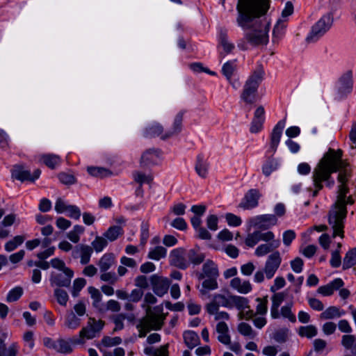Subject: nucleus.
Instances as JSON below:
<instances>
[{"label": "nucleus", "mask_w": 356, "mask_h": 356, "mask_svg": "<svg viewBox=\"0 0 356 356\" xmlns=\"http://www.w3.org/2000/svg\"><path fill=\"white\" fill-rule=\"evenodd\" d=\"M144 353L147 356H168V344L158 348L147 346L144 348Z\"/></svg>", "instance_id": "nucleus-29"}, {"label": "nucleus", "mask_w": 356, "mask_h": 356, "mask_svg": "<svg viewBox=\"0 0 356 356\" xmlns=\"http://www.w3.org/2000/svg\"><path fill=\"white\" fill-rule=\"evenodd\" d=\"M150 282L152 290L159 297H162L167 293L170 285V282L168 279L157 275H152Z\"/></svg>", "instance_id": "nucleus-11"}, {"label": "nucleus", "mask_w": 356, "mask_h": 356, "mask_svg": "<svg viewBox=\"0 0 356 356\" xmlns=\"http://www.w3.org/2000/svg\"><path fill=\"white\" fill-rule=\"evenodd\" d=\"M355 339H356L353 335H343L342 337L341 344L345 348L348 350H351L355 342Z\"/></svg>", "instance_id": "nucleus-61"}, {"label": "nucleus", "mask_w": 356, "mask_h": 356, "mask_svg": "<svg viewBox=\"0 0 356 356\" xmlns=\"http://www.w3.org/2000/svg\"><path fill=\"white\" fill-rule=\"evenodd\" d=\"M292 307V302L283 306L280 309V314L282 316L288 318L291 323H295L296 321V317L291 311Z\"/></svg>", "instance_id": "nucleus-52"}, {"label": "nucleus", "mask_w": 356, "mask_h": 356, "mask_svg": "<svg viewBox=\"0 0 356 356\" xmlns=\"http://www.w3.org/2000/svg\"><path fill=\"white\" fill-rule=\"evenodd\" d=\"M204 257V254L197 249L186 250V258L189 264L191 263L194 265H199L203 262Z\"/></svg>", "instance_id": "nucleus-31"}, {"label": "nucleus", "mask_w": 356, "mask_h": 356, "mask_svg": "<svg viewBox=\"0 0 356 356\" xmlns=\"http://www.w3.org/2000/svg\"><path fill=\"white\" fill-rule=\"evenodd\" d=\"M343 286V282L340 278L334 280L332 282L320 286L317 292L324 296H329L334 293V291L339 290Z\"/></svg>", "instance_id": "nucleus-20"}, {"label": "nucleus", "mask_w": 356, "mask_h": 356, "mask_svg": "<svg viewBox=\"0 0 356 356\" xmlns=\"http://www.w3.org/2000/svg\"><path fill=\"white\" fill-rule=\"evenodd\" d=\"M282 258L279 252L276 251L270 254L265 263L263 270H260L255 273L254 280L256 282L261 283L264 280V275L270 280L273 278L280 268Z\"/></svg>", "instance_id": "nucleus-6"}, {"label": "nucleus", "mask_w": 356, "mask_h": 356, "mask_svg": "<svg viewBox=\"0 0 356 356\" xmlns=\"http://www.w3.org/2000/svg\"><path fill=\"white\" fill-rule=\"evenodd\" d=\"M163 135V127L159 123H155L151 127H148L145 130V136L147 137H155Z\"/></svg>", "instance_id": "nucleus-44"}, {"label": "nucleus", "mask_w": 356, "mask_h": 356, "mask_svg": "<svg viewBox=\"0 0 356 356\" xmlns=\"http://www.w3.org/2000/svg\"><path fill=\"white\" fill-rule=\"evenodd\" d=\"M298 332L302 337L312 338L317 334L318 331L314 325H309L300 327Z\"/></svg>", "instance_id": "nucleus-42"}, {"label": "nucleus", "mask_w": 356, "mask_h": 356, "mask_svg": "<svg viewBox=\"0 0 356 356\" xmlns=\"http://www.w3.org/2000/svg\"><path fill=\"white\" fill-rule=\"evenodd\" d=\"M18 352L16 343L11 344L6 348L2 339L0 338V356H16Z\"/></svg>", "instance_id": "nucleus-36"}, {"label": "nucleus", "mask_w": 356, "mask_h": 356, "mask_svg": "<svg viewBox=\"0 0 356 356\" xmlns=\"http://www.w3.org/2000/svg\"><path fill=\"white\" fill-rule=\"evenodd\" d=\"M341 157V149L335 151L330 149L321 159L313 171L312 179L316 188L313 192V197L316 196L318 192L323 188V181H327L326 185L328 187L334 186V181L330 179L331 175L343 167Z\"/></svg>", "instance_id": "nucleus-2"}, {"label": "nucleus", "mask_w": 356, "mask_h": 356, "mask_svg": "<svg viewBox=\"0 0 356 356\" xmlns=\"http://www.w3.org/2000/svg\"><path fill=\"white\" fill-rule=\"evenodd\" d=\"M88 293H90L92 299L93 300V302H92L93 307L99 309L100 307L101 300H102V298L101 293L99 292V291L97 289H96L93 286L88 287Z\"/></svg>", "instance_id": "nucleus-49"}, {"label": "nucleus", "mask_w": 356, "mask_h": 356, "mask_svg": "<svg viewBox=\"0 0 356 356\" xmlns=\"http://www.w3.org/2000/svg\"><path fill=\"white\" fill-rule=\"evenodd\" d=\"M332 20L329 15L321 18L312 27V31L307 38V42H314L323 35L330 28Z\"/></svg>", "instance_id": "nucleus-9"}, {"label": "nucleus", "mask_w": 356, "mask_h": 356, "mask_svg": "<svg viewBox=\"0 0 356 356\" xmlns=\"http://www.w3.org/2000/svg\"><path fill=\"white\" fill-rule=\"evenodd\" d=\"M217 277H208L202 282V288L200 289L202 294L204 295L208 290H213L218 288Z\"/></svg>", "instance_id": "nucleus-48"}, {"label": "nucleus", "mask_w": 356, "mask_h": 356, "mask_svg": "<svg viewBox=\"0 0 356 356\" xmlns=\"http://www.w3.org/2000/svg\"><path fill=\"white\" fill-rule=\"evenodd\" d=\"M86 284V280L84 278L80 277L76 279L73 282V286L72 290V295L73 297H77L79 291Z\"/></svg>", "instance_id": "nucleus-56"}, {"label": "nucleus", "mask_w": 356, "mask_h": 356, "mask_svg": "<svg viewBox=\"0 0 356 356\" xmlns=\"http://www.w3.org/2000/svg\"><path fill=\"white\" fill-rule=\"evenodd\" d=\"M338 198L328 214V222L333 229V237L337 236L343 238L344 220L346 217V197L348 188L346 184L339 186Z\"/></svg>", "instance_id": "nucleus-4"}, {"label": "nucleus", "mask_w": 356, "mask_h": 356, "mask_svg": "<svg viewBox=\"0 0 356 356\" xmlns=\"http://www.w3.org/2000/svg\"><path fill=\"white\" fill-rule=\"evenodd\" d=\"M166 252L167 250L165 248L156 246L149 252L148 258L154 260H159L165 257Z\"/></svg>", "instance_id": "nucleus-46"}, {"label": "nucleus", "mask_w": 356, "mask_h": 356, "mask_svg": "<svg viewBox=\"0 0 356 356\" xmlns=\"http://www.w3.org/2000/svg\"><path fill=\"white\" fill-rule=\"evenodd\" d=\"M58 179L61 183L66 185L74 184L76 179L74 175L65 172H61L58 175Z\"/></svg>", "instance_id": "nucleus-60"}, {"label": "nucleus", "mask_w": 356, "mask_h": 356, "mask_svg": "<svg viewBox=\"0 0 356 356\" xmlns=\"http://www.w3.org/2000/svg\"><path fill=\"white\" fill-rule=\"evenodd\" d=\"M280 245V241H272L270 243L261 244L255 250V254L257 257H263L268 253L277 248Z\"/></svg>", "instance_id": "nucleus-26"}, {"label": "nucleus", "mask_w": 356, "mask_h": 356, "mask_svg": "<svg viewBox=\"0 0 356 356\" xmlns=\"http://www.w3.org/2000/svg\"><path fill=\"white\" fill-rule=\"evenodd\" d=\"M126 318L127 315L123 313L115 314L111 316V318L115 324L113 332L122 330L124 328V321L126 319Z\"/></svg>", "instance_id": "nucleus-50"}, {"label": "nucleus", "mask_w": 356, "mask_h": 356, "mask_svg": "<svg viewBox=\"0 0 356 356\" xmlns=\"http://www.w3.org/2000/svg\"><path fill=\"white\" fill-rule=\"evenodd\" d=\"M170 264L179 268L185 269L189 266L186 258V250L179 248L173 250L170 254Z\"/></svg>", "instance_id": "nucleus-12"}, {"label": "nucleus", "mask_w": 356, "mask_h": 356, "mask_svg": "<svg viewBox=\"0 0 356 356\" xmlns=\"http://www.w3.org/2000/svg\"><path fill=\"white\" fill-rule=\"evenodd\" d=\"M288 293L286 291L275 292L271 298L272 305L280 307L282 302L286 299Z\"/></svg>", "instance_id": "nucleus-58"}, {"label": "nucleus", "mask_w": 356, "mask_h": 356, "mask_svg": "<svg viewBox=\"0 0 356 356\" xmlns=\"http://www.w3.org/2000/svg\"><path fill=\"white\" fill-rule=\"evenodd\" d=\"M156 298L152 293H147L144 297L142 307L145 309L146 315L138 321L136 328L140 338L145 337L151 330H159L162 328L166 315L163 313L161 305L152 308L150 305L156 302Z\"/></svg>", "instance_id": "nucleus-3"}, {"label": "nucleus", "mask_w": 356, "mask_h": 356, "mask_svg": "<svg viewBox=\"0 0 356 356\" xmlns=\"http://www.w3.org/2000/svg\"><path fill=\"white\" fill-rule=\"evenodd\" d=\"M122 339L118 337H104L101 343L105 347H111L121 343Z\"/></svg>", "instance_id": "nucleus-59"}, {"label": "nucleus", "mask_w": 356, "mask_h": 356, "mask_svg": "<svg viewBox=\"0 0 356 356\" xmlns=\"http://www.w3.org/2000/svg\"><path fill=\"white\" fill-rule=\"evenodd\" d=\"M116 263L115 257L113 253L104 254L99 260L97 266L99 268L100 272L108 271Z\"/></svg>", "instance_id": "nucleus-24"}, {"label": "nucleus", "mask_w": 356, "mask_h": 356, "mask_svg": "<svg viewBox=\"0 0 356 356\" xmlns=\"http://www.w3.org/2000/svg\"><path fill=\"white\" fill-rule=\"evenodd\" d=\"M260 241L258 232H254L248 235L245 238V243L248 247H253Z\"/></svg>", "instance_id": "nucleus-62"}, {"label": "nucleus", "mask_w": 356, "mask_h": 356, "mask_svg": "<svg viewBox=\"0 0 356 356\" xmlns=\"http://www.w3.org/2000/svg\"><path fill=\"white\" fill-rule=\"evenodd\" d=\"M56 351L63 354H69L72 352V348L67 341L60 338L56 341Z\"/></svg>", "instance_id": "nucleus-45"}, {"label": "nucleus", "mask_w": 356, "mask_h": 356, "mask_svg": "<svg viewBox=\"0 0 356 356\" xmlns=\"http://www.w3.org/2000/svg\"><path fill=\"white\" fill-rule=\"evenodd\" d=\"M100 280L103 282H108L110 284H115L118 282V277L114 272H101Z\"/></svg>", "instance_id": "nucleus-55"}, {"label": "nucleus", "mask_w": 356, "mask_h": 356, "mask_svg": "<svg viewBox=\"0 0 356 356\" xmlns=\"http://www.w3.org/2000/svg\"><path fill=\"white\" fill-rule=\"evenodd\" d=\"M341 87L340 90L342 92H348L353 87L352 72H347L340 79Z\"/></svg>", "instance_id": "nucleus-40"}, {"label": "nucleus", "mask_w": 356, "mask_h": 356, "mask_svg": "<svg viewBox=\"0 0 356 356\" xmlns=\"http://www.w3.org/2000/svg\"><path fill=\"white\" fill-rule=\"evenodd\" d=\"M134 180L136 183L142 186L143 184H151L153 181V176L151 174H145L140 171L133 172Z\"/></svg>", "instance_id": "nucleus-34"}, {"label": "nucleus", "mask_w": 356, "mask_h": 356, "mask_svg": "<svg viewBox=\"0 0 356 356\" xmlns=\"http://www.w3.org/2000/svg\"><path fill=\"white\" fill-rule=\"evenodd\" d=\"M230 300L235 305V307L239 310H243L245 309V308H249L248 301L247 298L244 297L232 296H230Z\"/></svg>", "instance_id": "nucleus-51"}, {"label": "nucleus", "mask_w": 356, "mask_h": 356, "mask_svg": "<svg viewBox=\"0 0 356 356\" xmlns=\"http://www.w3.org/2000/svg\"><path fill=\"white\" fill-rule=\"evenodd\" d=\"M81 325V319L75 314L73 311L67 312L64 326L69 330H76Z\"/></svg>", "instance_id": "nucleus-27"}, {"label": "nucleus", "mask_w": 356, "mask_h": 356, "mask_svg": "<svg viewBox=\"0 0 356 356\" xmlns=\"http://www.w3.org/2000/svg\"><path fill=\"white\" fill-rule=\"evenodd\" d=\"M24 238L22 236H16L12 240L8 241L5 245V250L7 252H11L15 250L19 245L22 244Z\"/></svg>", "instance_id": "nucleus-53"}, {"label": "nucleus", "mask_w": 356, "mask_h": 356, "mask_svg": "<svg viewBox=\"0 0 356 356\" xmlns=\"http://www.w3.org/2000/svg\"><path fill=\"white\" fill-rule=\"evenodd\" d=\"M282 258L279 252L276 251L270 254L265 263L263 270H260L255 273L254 280L256 282L261 283L264 280V275L270 280L273 278L280 268Z\"/></svg>", "instance_id": "nucleus-7"}, {"label": "nucleus", "mask_w": 356, "mask_h": 356, "mask_svg": "<svg viewBox=\"0 0 356 356\" xmlns=\"http://www.w3.org/2000/svg\"><path fill=\"white\" fill-rule=\"evenodd\" d=\"M92 254V248L85 244L76 245L72 251V257L74 259L80 258V262L83 265L90 262Z\"/></svg>", "instance_id": "nucleus-13"}, {"label": "nucleus", "mask_w": 356, "mask_h": 356, "mask_svg": "<svg viewBox=\"0 0 356 356\" xmlns=\"http://www.w3.org/2000/svg\"><path fill=\"white\" fill-rule=\"evenodd\" d=\"M54 295L59 305L64 307L67 305L69 296L65 290L61 289L60 287H57L54 291Z\"/></svg>", "instance_id": "nucleus-43"}, {"label": "nucleus", "mask_w": 356, "mask_h": 356, "mask_svg": "<svg viewBox=\"0 0 356 356\" xmlns=\"http://www.w3.org/2000/svg\"><path fill=\"white\" fill-rule=\"evenodd\" d=\"M236 60H229L226 62L222 67V72L226 76L227 81L232 85L233 88H236L235 85L232 81V76L234 72L236 70L237 65L236 64Z\"/></svg>", "instance_id": "nucleus-30"}, {"label": "nucleus", "mask_w": 356, "mask_h": 356, "mask_svg": "<svg viewBox=\"0 0 356 356\" xmlns=\"http://www.w3.org/2000/svg\"><path fill=\"white\" fill-rule=\"evenodd\" d=\"M87 171L90 175L99 178L106 177L112 175L108 169L102 167H88Z\"/></svg>", "instance_id": "nucleus-38"}, {"label": "nucleus", "mask_w": 356, "mask_h": 356, "mask_svg": "<svg viewBox=\"0 0 356 356\" xmlns=\"http://www.w3.org/2000/svg\"><path fill=\"white\" fill-rule=\"evenodd\" d=\"M40 161L51 169H55L61 162L58 155L54 154H43L40 156Z\"/></svg>", "instance_id": "nucleus-25"}, {"label": "nucleus", "mask_w": 356, "mask_h": 356, "mask_svg": "<svg viewBox=\"0 0 356 356\" xmlns=\"http://www.w3.org/2000/svg\"><path fill=\"white\" fill-rule=\"evenodd\" d=\"M264 74L263 67L259 65L246 81L241 95L245 103L252 104L255 102L257 88L263 80Z\"/></svg>", "instance_id": "nucleus-5"}, {"label": "nucleus", "mask_w": 356, "mask_h": 356, "mask_svg": "<svg viewBox=\"0 0 356 356\" xmlns=\"http://www.w3.org/2000/svg\"><path fill=\"white\" fill-rule=\"evenodd\" d=\"M219 275L217 265L211 260H207L202 266V273L198 275L199 280L205 277H218Z\"/></svg>", "instance_id": "nucleus-21"}, {"label": "nucleus", "mask_w": 356, "mask_h": 356, "mask_svg": "<svg viewBox=\"0 0 356 356\" xmlns=\"http://www.w3.org/2000/svg\"><path fill=\"white\" fill-rule=\"evenodd\" d=\"M161 159V152L157 149H149L145 151L140 158L141 167H149L159 163Z\"/></svg>", "instance_id": "nucleus-15"}, {"label": "nucleus", "mask_w": 356, "mask_h": 356, "mask_svg": "<svg viewBox=\"0 0 356 356\" xmlns=\"http://www.w3.org/2000/svg\"><path fill=\"white\" fill-rule=\"evenodd\" d=\"M209 164L207 159L202 155L197 156V161L195 164V171L199 176L205 178L208 172Z\"/></svg>", "instance_id": "nucleus-32"}, {"label": "nucleus", "mask_w": 356, "mask_h": 356, "mask_svg": "<svg viewBox=\"0 0 356 356\" xmlns=\"http://www.w3.org/2000/svg\"><path fill=\"white\" fill-rule=\"evenodd\" d=\"M40 170L37 169L34 171L33 175H31L30 171L25 170L22 166L16 165L13 170L12 177L21 181H34L40 177Z\"/></svg>", "instance_id": "nucleus-14"}, {"label": "nucleus", "mask_w": 356, "mask_h": 356, "mask_svg": "<svg viewBox=\"0 0 356 356\" xmlns=\"http://www.w3.org/2000/svg\"><path fill=\"white\" fill-rule=\"evenodd\" d=\"M22 294V288L20 286H17L9 291L6 297V301L8 302H15L19 299Z\"/></svg>", "instance_id": "nucleus-54"}, {"label": "nucleus", "mask_w": 356, "mask_h": 356, "mask_svg": "<svg viewBox=\"0 0 356 356\" xmlns=\"http://www.w3.org/2000/svg\"><path fill=\"white\" fill-rule=\"evenodd\" d=\"M230 286L238 293L246 294L251 291L252 285L249 281H243L239 277H234L230 281Z\"/></svg>", "instance_id": "nucleus-23"}, {"label": "nucleus", "mask_w": 356, "mask_h": 356, "mask_svg": "<svg viewBox=\"0 0 356 356\" xmlns=\"http://www.w3.org/2000/svg\"><path fill=\"white\" fill-rule=\"evenodd\" d=\"M104 321L96 320L95 318H88L86 326L83 327L79 332V338H73L71 341L74 344H83L85 339H92L96 337L103 329Z\"/></svg>", "instance_id": "nucleus-8"}, {"label": "nucleus", "mask_w": 356, "mask_h": 356, "mask_svg": "<svg viewBox=\"0 0 356 356\" xmlns=\"http://www.w3.org/2000/svg\"><path fill=\"white\" fill-rule=\"evenodd\" d=\"M356 264V248L350 250L343 258V268L347 269Z\"/></svg>", "instance_id": "nucleus-41"}, {"label": "nucleus", "mask_w": 356, "mask_h": 356, "mask_svg": "<svg viewBox=\"0 0 356 356\" xmlns=\"http://www.w3.org/2000/svg\"><path fill=\"white\" fill-rule=\"evenodd\" d=\"M183 116L184 113L182 112H179L176 115L172 127L168 131H165L163 134V135L161 136L162 140H165L174 136H177L181 132L182 127Z\"/></svg>", "instance_id": "nucleus-18"}, {"label": "nucleus", "mask_w": 356, "mask_h": 356, "mask_svg": "<svg viewBox=\"0 0 356 356\" xmlns=\"http://www.w3.org/2000/svg\"><path fill=\"white\" fill-rule=\"evenodd\" d=\"M184 339L186 345L190 348H193L199 343V337L193 331H186L184 333Z\"/></svg>", "instance_id": "nucleus-37"}, {"label": "nucleus", "mask_w": 356, "mask_h": 356, "mask_svg": "<svg viewBox=\"0 0 356 356\" xmlns=\"http://www.w3.org/2000/svg\"><path fill=\"white\" fill-rule=\"evenodd\" d=\"M237 330L241 335L250 339H254L257 336V332L247 323H240L237 326Z\"/></svg>", "instance_id": "nucleus-35"}, {"label": "nucleus", "mask_w": 356, "mask_h": 356, "mask_svg": "<svg viewBox=\"0 0 356 356\" xmlns=\"http://www.w3.org/2000/svg\"><path fill=\"white\" fill-rule=\"evenodd\" d=\"M268 0H238L236 22L243 29H250L245 38L253 46L266 44L268 42L269 23L260 17L269 8Z\"/></svg>", "instance_id": "nucleus-1"}, {"label": "nucleus", "mask_w": 356, "mask_h": 356, "mask_svg": "<svg viewBox=\"0 0 356 356\" xmlns=\"http://www.w3.org/2000/svg\"><path fill=\"white\" fill-rule=\"evenodd\" d=\"M288 330L282 329L276 331L273 334V339L278 343H284L287 339Z\"/></svg>", "instance_id": "nucleus-63"}, {"label": "nucleus", "mask_w": 356, "mask_h": 356, "mask_svg": "<svg viewBox=\"0 0 356 356\" xmlns=\"http://www.w3.org/2000/svg\"><path fill=\"white\" fill-rule=\"evenodd\" d=\"M107 245V241L103 237L97 236L92 242V250H95L97 252H99Z\"/></svg>", "instance_id": "nucleus-57"}, {"label": "nucleus", "mask_w": 356, "mask_h": 356, "mask_svg": "<svg viewBox=\"0 0 356 356\" xmlns=\"http://www.w3.org/2000/svg\"><path fill=\"white\" fill-rule=\"evenodd\" d=\"M227 307L228 301L227 298L220 294L215 295L212 301L207 304L206 309L211 315H214L218 312L220 306Z\"/></svg>", "instance_id": "nucleus-17"}, {"label": "nucleus", "mask_w": 356, "mask_h": 356, "mask_svg": "<svg viewBox=\"0 0 356 356\" xmlns=\"http://www.w3.org/2000/svg\"><path fill=\"white\" fill-rule=\"evenodd\" d=\"M73 276L74 271L72 270L60 271L59 273L51 272L49 281L52 286L69 287Z\"/></svg>", "instance_id": "nucleus-10"}, {"label": "nucleus", "mask_w": 356, "mask_h": 356, "mask_svg": "<svg viewBox=\"0 0 356 356\" xmlns=\"http://www.w3.org/2000/svg\"><path fill=\"white\" fill-rule=\"evenodd\" d=\"M218 45L222 49V53H220V55L229 54L235 49L234 44L229 40L225 30H220L219 33Z\"/></svg>", "instance_id": "nucleus-19"}, {"label": "nucleus", "mask_w": 356, "mask_h": 356, "mask_svg": "<svg viewBox=\"0 0 356 356\" xmlns=\"http://www.w3.org/2000/svg\"><path fill=\"white\" fill-rule=\"evenodd\" d=\"M123 234L122 228L120 226H112L104 234V236L113 241L118 238L120 235Z\"/></svg>", "instance_id": "nucleus-47"}, {"label": "nucleus", "mask_w": 356, "mask_h": 356, "mask_svg": "<svg viewBox=\"0 0 356 356\" xmlns=\"http://www.w3.org/2000/svg\"><path fill=\"white\" fill-rule=\"evenodd\" d=\"M343 314L344 312L341 311L338 307L331 306L321 314L320 318L323 320L332 319L334 318H339Z\"/></svg>", "instance_id": "nucleus-33"}, {"label": "nucleus", "mask_w": 356, "mask_h": 356, "mask_svg": "<svg viewBox=\"0 0 356 356\" xmlns=\"http://www.w3.org/2000/svg\"><path fill=\"white\" fill-rule=\"evenodd\" d=\"M278 163L273 157H269L262 167V172L266 177L269 176L273 172L277 170Z\"/></svg>", "instance_id": "nucleus-39"}, {"label": "nucleus", "mask_w": 356, "mask_h": 356, "mask_svg": "<svg viewBox=\"0 0 356 356\" xmlns=\"http://www.w3.org/2000/svg\"><path fill=\"white\" fill-rule=\"evenodd\" d=\"M277 218L274 215L266 214L257 216L255 219V224L259 227L268 228L277 223Z\"/></svg>", "instance_id": "nucleus-28"}, {"label": "nucleus", "mask_w": 356, "mask_h": 356, "mask_svg": "<svg viewBox=\"0 0 356 356\" xmlns=\"http://www.w3.org/2000/svg\"><path fill=\"white\" fill-rule=\"evenodd\" d=\"M285 120H280L274 127L271 134L270 148L275 152L280 143L282 131L285 127Z\"/></svg>", "instance_id": "nucleus-22"}, {"label": "nucleus", "mask_w": 356, "mask_h": 356, "mask_svg": "<svg viewBox=\"0 0 356 356\" xmlns=\"http://www.w3.org/2000/svg\"><path fill=\"white\" fill-rule=\"evenodd\" d=\"M50 264L53 268H56L60 271H66L67 270H72L71 268L65 266V264L63 260L58 258L51 259Z\"/></svg>", "instance_id": "nucleus-64"}, {"label": "nucleus", "mask_w": 356, "mask_h": 356, "mask_svg": "<svg viewBox=\"0 0 356 356\" xmlns=\"http://www.w3.org/2000/svg\"><path fill=\"white\" fill-rule=\"evenodd\" d=\"M260 197L259 191L257 189H250L245 194L239 207L244 209H250L258 204V200Z\"/></svg>", "instance_id": "nucleus-16"}]
</instances>
